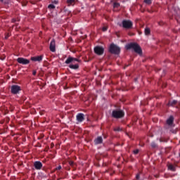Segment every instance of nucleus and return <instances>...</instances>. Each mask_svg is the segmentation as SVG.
<instances>
[{"label": "nucleus", "instance_id": "nucleus-17", "mask_svg": "<svg viewBox=\"0 0 180 180\" xmlns=\"http://www.w3.org/2000/svg\"><path fill=\"white\" fill-rule=\"evenodd\" d=\"M168 169H169V171H172L173 172H175V171H176V169L175 168L174 165H169Z\"/></svg>", "mask_w": 180, "mask_h": 180}, {"label": "nucleus", "instance_id": "nucleus-12", "mask_svg": "<svg viewBox=\"0 0 180 180\" xmlns=\"http://www.w3.org/2000/svg\"><path fill=\"white\" fill-rule=\"evenodd\" d=\"M31 61L41 63L43 61V55L31 57Z\"/></svg>", "mask_w": 180, "mask_h": 180}, {"label": "nucleus", "instance_id": "nucleus-4", "mask_svg": "<svg viewBox=\"0 0 180 180\" xmlns=\"http://www.w3.org/2000/svg\"><path fill=\"white\" fill-rule=\"evenodd\" d=\"M20 91H22L20 86L13 84L11 86V92L13 95H18Z\"/></svg>", "mask_w": 180, "mask_h": 180}, {"label": "nucleus", "instance_id": "nucleus-2", "mask_svg": "<svg viewBox=\"0 0 180 180\" xmlns=\"http://www.w3.org/2000/svg\"><path fill=\"white\" fill-rule=\"evenodd\" d=\"M111 116L114 119H123L124 117V111L122 109L113 110Z\"/></svg>", "mask_w": 180, "mask_h": 180}, {"label": "nucleus", "instance_id": "nucleus-7", "mask_svg": "<svg viewBox=\"0 0 180 180\" xmlns=\"http://www.w3.org/2000/svg\"><path fill=\"white\" fill-rule=\"evenodd\" d=\"M17 62L19 64H22V65H27V64L30 63V60L28 59H26L25 58H17Z\"/></svg>", "mask_w": 180, "mask_h": 180}, {"label": "nucleus", "instance_id": "nucleus-9", "mask_svg": "<svg viewBox=\"0 0 180 180\" xmlns=\"http://www.w3.org/2000/svg\"><path fill=\"white\" fill-rule=\"evenodd\" d=\"M75 61H77V63H79V59L69 56L67 58V60L65 61V64H71V63H75Z\"/></svg>", "mask_w": 180, "mask_h": 180}, {"label": "nucleus", "instance_id": "nucleus-29", "mask_svg": "<svg viewBox=\"0 0 180 180\" xmlns=\"http://www.w3.org/2000/svg\"><path fill=\"white\" fill-rule=\"evenodd\" d=\"M136 180H143V179H140V173L136 174Z\"/></svg>", "mask_w": 180, "mask_h": 180}, {"label": "nucleus", "instance_id": "nucleus-8", "mask_svg": "<svg viewBox=\"0 0 180 180\" xmlns=\"http://www.w3.org/2000/svg\"><path fill=\"white\" fill-rule=\"evenodd\" d=\"M76 120H77V122H78V123H82V122L85 120V115L81 112L78 113L76 115Z\"/></svg>", "mask_w": 180, "mask_h": 180}, {"label": "nucleus", "instance_id": "nucleus-24", "mask_svg": "<svg viewBox=\"0 0 180 180\" xmlns=\"http://www.w3.org/2000/svg\"><path fill=\"white\" fill-rule=\"evenodd\" d=\"M119 6H120V4H119L117 2H115L113 4V8H119Z\"/></svg>", "mask_w": 180, "mask_h": 180}, {"label": "nucleus", "instance_id": "nucleus-14", "mask_svg": "<svg viewBox=\"0 0 180 180\" xmlns=\"http://www.w3.org/2000/svg\"><path fill=\"white\" fill-rule=\"evenodd\" d=\"M103 143V139H102V136H98L95 140H94V143L96 145L98 144H102Z\"/></svg>", "mask_w": 180, "mask_h": 180}, {"label": "nucleus", "instance_id": "nucleus-27", "mask_svg": "<svg viewBox=\"0 0 180 180\" xmlns=\"http://www.w3.org/2000/svg\"><path fill=\"white\" fill-rule=\"evenodd\" d=\"M114 131H122V129L120 127H116L114 129Z\"/></svg>", "mask_w": 180, "mask_h": 180}, {"label": "nucleus", "instance_id": "nucleus-6", "mask_svg": "<svg viewBox=\"0 0 180 180\" xmlns=\"http://www.w3.org/2000/svg\"><path fill=\"white\" fill-rule=\"evenodd\" d=\"M174 124V116L171 115L166 121V125H165V129H169L172 127Z\"/></svg>", "mask_w": 180, "mask_h": 180}, {"label": "nucleus", "instance_id": "nucleus-35", "mask_svg": "<svg viewBox=\"0 0 180 180\" xmlns=\"http://www.w3.org/2000/svg\"><path fill=\"white\" fill-rule=\"evenodd\" d=\"M8 37H9V36H6V37H5V39H8Z\"/></svg>", "mask_w": 180, "mask_h": 180}, {"label": "nucleus", "instance_id": "nucleus-18", "mask_svg": "<svg viewBox=\"0 0 180 180\" xmlns=\"http://www.w3.org/2000/svg\"><path fill=\"white\" fill-rule=\"evenodd\" d=\"M144 33L146 36H150V34L151 33V30H150V28L146 27L145 28Z\"/></svg>", "mask_w": 180, "mask_h": 180}, {"label": "nucleus", "instance_id": "nucleus-34", "mask_svg": "<svg viewBox=\"0 0 180 180\" xmlns=\"http://www.w3.org/2000/svg\"><path fill=\"white\" fill-rule=\"evenodd\" d=\"M12 22H16V20L13 19V20H12Z\"/></svg>", "mask_w": 180, "mask_h": 180}, {"label": "nucleus", "instance_id": "nucleus-5", "mask_svg": "<svg viewBox=\"0 0 180 180\" xmlns=\"http://www.w3.org/2000/svg\"><path fill=\"white\" fill-rule=\"evenodd\" d=\"M122 27L124 29H131L133 27V22L129 20H124L122 21Z\"/></svg>", "mask_w": 180, "mask_h": 180}, {"label": "nucleus", "instance_id": "nucleus-16", "mask_svg": "<svg viewBox=\"0 0 180 180\" xmlns=\"http://www.w3.org/2000/svg\"><path fill=\"white\" fill-rule=\"evenodd\" d=\"M178 103V101L176 100H172L169 101V106H175Z\"/></svg>", "mask_w": 180, "mask_h": 180}, {"label": "nucleus", "instance_id": "nucleus-3", "mask_svg": "<svg viewBox=\"0 0 180 180\" xmlns=\"http://www.w3.org/2000/svg\"><path fill=\"white\" fill-rule=\"evenodd\" d=\"M109 51L111 54H119L120 53V48L114 44H112L110 46Z\"/></svg>", "mask_w": 180, "mask_h": 180}, {"label": "nucleus", "instance_id": "nucleus-15", "mask_svg": "<svg viewBox=\"0 0 180 180\" xmlns=\"http://www.w3.org/2000/svg\"><path fill=\"white\" fill-rule=\"evenodd\" d=\"M69 68H71V70H78V68H79V65L78 64H70L69 65Z\"/></svg>", "mask_w": 180, "mask_h": 180}, {"label": "nucleus", "instance_id": "nucleus-30", "mask_svg": "<svg viewBox=\"0 0 180 180\" xmlns=\"http://www.w3.org/2000/svg\"><path fill=\"white\" fill-rule=\"evenodd\" d=\"M102 30L103 32H106V30H108V27H103Z\"/></svg>", "mask_w": 180, "mask_h": 180}, {"label": "nucleus", "instance_id": "nucleus-10", "mask_svg": "<svg viewBox=\"0 0 180 180\" xmlns=\"http://www.w3.org/2000/svg\"><path fill=\"white\" fill-rule=\"evenodd\" d=\"M103 48L101 46H96L94 48V53H96V54H98V56H102V54H103Z\"/></svg>", "mask_w": 180, "mask_h": 180}, {"label": "nucleus", "instance_id": "nucleus-33", "mask_svg": "<svg viewBox=\"0 0 180 180\" xmlns=\"http://www.w3.org/2000/svg\"><path fill=\"white\" fill-rule=\"evenodd\" d=\"M54 4H58V1H54Z\"/></svg>", "mask_w": 180, "mask_h": 180}, {"label": "nucleus", "instance_id": "nucleus-21", "mask_svg": "<svg viewBox=\"0 0 180 180\" xmlns=\"http://www.w3.org/2000/svg\"><path fill=\"white\" fill-rule=\"evenodd\" d=\"M67 4L68 5V6H71L72 4H75V0H67Z\"/></svg>", "mask_w": 180, "mask_h": 180}, {"label": "nucleus", "instance_id": "nucleus-32", "mask_svg": "<svg viewBox=\"0 0 180 180\" xmlns=\"http://www.w3.org/2000/svg\"><path fill=\"white\" fill-rule=\"evenodd\" d=\"M36 74H37L36 70H33V72H32V75H36Z\"/></svg>", "mask_w": 180, "mask_h": 180}, {"label": "nucleus", "instance_id": "nucleus-19", "mask_svg": "<svg viewBox=\"0 0 180 180\" xmlns=\"http://www.w3.org/2000/svg\"><path fill=\"white\" fill-rule=\"evenodd\" d=\"M166 130H169L171 133H173V134H176V130L172 129V127H170L169 128L166 129Z\"/></svg>", "mask_w": 180, "mask_h": 180}, {"label": "nucleus", "instance_id": "nucleus-37", "mask_svg": "<svg viewBox=\"0 0 180 180\" xmlns=\"http://www.w3.org/2000/svg\"><path fill=\"white\" fill-rule=\"evenodd\" d=\"M0 2H4V0H0Z\"/></svg>", "mask_w": 180, "mask_h": 180}, {"label": "nucleus", "instance_id": "nucleus-23", "mask_svg": "<svg viewBox=\"0 0 180 180\" xmlns=\"http://www.w3.org/2000/svg\"><path fill=\"white\" fill-rule=\"evenodd\" d=\"M48 8L49 9H56V6H54V4H49L48 6Z\"/></svg>", "mask_w": 180, "mask_h": 180}, {"label": "nucleus", "instance_id": "nucleus-20", "mask_svg": "<svg viewBox=\"0 0 180 180\" xmlns=\"http://www.w3.org/2000/svg\"><path fill=\"white\" fill-rule=\"evenodd\" d=\"M168 140H169L168 139L162 137L160 139V143H168Z\"/></svg>", "mask_w": 180, "mask_h": 180}, {"label": "nucleus", "instance_id": "nucleus-26", "mask_svg": "<svg viewBox=\"0 0 180 180\" xmlns=\"http://www.w3.org/2000/svg\"><path fill=\"white\" fill-rule=\"evenodd\" d=\"M139 153H140V150L139 149H136L133 151V153L136 155L139 154Z\"/></svg>", "mask_w": 180, "mask_h": 180}, {"label": "nucleus", "instance_id": "nucleus-25", "mask_svg": "<svg viewBox=\"0 0 180 180\" xmlns=\"http://www.w3.org/2000/svg\"><path fill=\"white\" fill-rule=\"evenodd\" d=\"M145 4L147 5H151V0H144Z\"/></svg>", "mask_w": 180, "mask_h": 180}, {"label": "nucleus", "instance_id": "nucleus-28", "mask_svg": "<svg viewBox=\"0 0 180 180\" xmlns=\"http://www.w3.org/2000/svg\"><path fill=\"white\" fill-rule=\"evenodd\" d=\"M69 165H70V167H74V165H75V163H74L73 161H69Z\"/></svg>", "mask_w": 180, "mask_h": 180}, {"label": "nucleus", "instance_id": "nucleus-11", "mask_svg": "<svg viewBox=\"0 0 180 180\" xmlns=\"http://www.w3.org/2000/svg\"><path fill=\"white\" fill-rule=\"evenodd\" d=\"M34 167L35 169L40 171V169H41V168H43V163H41V162H40V161H35L34 162Z\"/></svg>", "mask_w": 180, "mask_h": 180}, {"label": "nucleus", "instance_id": "nucleus-22", "mask_svg": "<svg viewBox=\"0 0 180 180\" xmlns=\"http://www.w3.org/2000/svg\"><path fill=\"white\" fill-rule=\"evenodd\" d=\"M150 146H151L152 148H157L158 147V145H157V143H155V142H152L150 143Z\"/></svg>", "mask_w": 180, "mask_h": 180}, {"label": "nucleus", "instance_id": "nucleus-1", "mask_svg": "<svg viewBox=\"0 0 180 180\" xmlns=\"http://www.w3.org/2000/svg\"><path fill=\"white\" fill-rule=\"evenodd\" d=\"M127 50H134L135 53L141 56L143 54V51L141 50V47L137 43L131 42L126 45Z\"/></svg>", "mask_w": 180, "mask_h": 180}, {"label": "nucleus", "instance_id": "nucleus-13", "mask_svg": "<svg viewBox=\"0 0 180 180\" xmlns=\"http://www.w3.org/2000/svg\"><path fill=\"white\" fill-rule=\"evenodd\" d=\"M49 49L51 51H52V53H55L56 52V40L52 39L50 45H49Z\"/></svg>", "mask_w": 180, "mask_h": 180}, {"label": "nucleus", "instance_id": "nucleus-36", "mask_svg": "<svg viewBox=\"0 0 180 180\" xmlns=\"http://www.w3.org/2000/svg\"><path fill=\"white\" fill-rule=\"evenodd\" d=\"M127 67H129V65H125V68H127Z\"/></svg>", "mask_w": 180, "mask_h": 180}, {"label": "nucleus", "instance_id": "nucleus-31", "mask_svg": "<svg viewBox=\"0 0 180 180\" xmlns=\"http://www.w3.org/2000/svg\"><path fill=\"white\" fill-rule=\"evenodd\" d=\"M56 169H57L58 171H60V169H61V166H58V167H56Z\"/></svg>", "mask_w": 180, "mask_h": 180}]
</instances>
